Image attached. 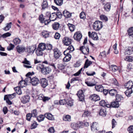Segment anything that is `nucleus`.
<instances>
[{"instance_id": "nucleus-2", "label": "nucleus", "mask_w": 133, "mask_h": 133, "mask_svg": "<svg viewBox=\"0 0 133 133\" xmlns=\"http://www.w3.org/2000/svg\"><path fill=\"white\" fill-rule=\"evenodd\" d=\"M37 69L41 70L42 73L44 75H48L50 73L51 69L49 66H45L43 64H38L37 66Z\"/></svg>"}, {"instance_id": "nucleus-39", "label": "nucleus", "mask_w": 133, "mask_h": 133, "mask_svg": "<svg viewBox=\"0 0 133 133\" xmlns=\"http://www.w3.org/2000/svg\"><path fill=\"white\" fill-rule=\"evenodd\" d=\"M56 13H53L52 14L51 17L50 18V20L51 21H55L57 18Z\"/></svg>"}, {"instance_id": "nucleus-47", "label": "nucleus", "mask_w": 133, "mask_h": 133, "mask_svg": "<svg viewBox=\"0 0 133 133\" xmlns=\"http://www.w3.org/2000/svg\"><path fill=\"white\" fill-rule=\"evenodd\" d=\"M39 19L41 23H44V22L45 18L43 15L41 14L39 16Z\"/></svg>"}, {"instance_id": "nucleus-53", "label": "nucleus", "mask_w": 133, "mask_h": 133, "mask_svg": "<svg viewBox=\"0 0 133 133\" xmlns=\"http://www.w3.org/2000/svg\"><path fill=\"white\" fill-rule=\"evenodd\" d=\"M14 45L11 43L10 44L9 46L7 47V50L9 51H10L13 49L14 47Z\"/></svg>"}, {"instance_id": "nucleus-28", "label": "nucleus", "mask_w": 133, "mask_h": 133, "mask_svg": "<svg viewBox=\"0 0 133 133\" xmlns=\"http://www.w3.org/2000/svg\"><path fill=\"white\" fill-rule=\"evenodd\" d=\"M123 100V98L121 95L117 94L116 96V101L119 102H121Z\"/></svg>"}, {"instance_id": "nucleus-9", "label": "nucleus", "mask_w": 133, "mask_h": 133, "mask_svg": "<svg viewBox=\"0 0 133 133\" xmlns=\"http://www.w3.org/2000/svg\"><path fill=\"white\" fill-rule=\"evenodd\" d=\"M30 99V97L29 95H25L22 97L21 102L24 104H25L29 102Z\"/></svg>"}, {"instance_id": "nucleus-54", "label": "nucleus", "mask_w": 133, "mask_h": 133, "mask_svg": "<svg viewBox=\"0 0 133 133\" xmlns=\"http://www.w3.org/2000/svg\"><path fill=\"white\" fill-rule=\"evenodd\" d=\"M83 123L82 122H78L76 124H75V126L77 128H81L82 127Z\"/></svg>"}, {"instance_id": "nucleus-18", "label": "nucleus", "mask_w": 133, "mask_h": 133, "mask_svg": "<svg viewBox=\"0 0 133 133\" xmlns=\"http://www.w3.org/2000/svg\"><path fill=\"white\" fill-rule=\"evenodd\" d=\"M46 46L45 43H41L39 44L38 48L43 51L46 49Z\"/></svg>"}, {"instance_id": "nucleus-45", "label": "nucleus", "mask_w": 133, "mask_h": 133, "mask_svg": "<svg viewBox=\"0 0 133 133\" xmlns=\"http://www.w3.org/2000/svg\"><path fill=\"white\" fill-rule=\"evenodd\" d=\"M125 60L128 62H132L133 61V57L130 56H127Z\"/></svg>"}, {"instance_id": "nucleus-14", "label": "nucleus", "mask_w": 133, "mask_h": 133, "mask_svg": "<svg viewBox=\"0 0 133 133\" xmlns=\"http://www.w3.org/2000/svg\"><path fill=\"white\" fill-rule=\"evenodd\" d=\"M90 98L91 100L95 101H96L100 99V98L99 96L95 94L91 95L90 97Z\"/></svg>"}, {"instance_id": "nucleus-64", "label": "nucleus", "mask_w": 133, "mask_h": 133, "mask_svg": "<svg viewBox=\"0 0 133 133\" xmlns=\"http://www.w3.org/2000/svg\"><path fill=\"white\" fill-rule=\"evenodd\" d=\"M59 103L60 105H64L65 104L66 102L65 99H62L60 100Z\"/></svg>"}, {"instance_id": "nucleus-56", "label": "nucleus", "mask_w": 133, "mask_h": 133, "mask_svg": "<svg viewBox=\"0 0 133 133\" xmlns=\"http://www.w3.org/2000/svg\"><path fill=\"white\" fill-rule=\"evenodd\" d=\"M80 17L81 18L84 19L85 18V13L82 11L80 14Z\"/></svg>"}, {"instance_id": "nucleus-55", "label": "nucleus", "mask_w": 133, "mask_h": 133, "mask_svg": "<svg viewBox=\"0 0 133 133\" xmlns=\"http://www.w3.org/2000/svg\"><path fill=\"white\" fill-rule=\"evenodd\" d=\"M67 50H69V52L70 53L71 52H72L74 50V48L73 46L72 45L69 46L67 48Z\"/></svg>"}, {"instance_id": "nucleus-40", "label": "nucleus", "mask_w": 133, "mask_h": 133, "mask_svg": "<svg viewBox=\"0 0 133 133\" xmlns=\"http://www.w3.org/2000/svg\"><path fill=\"white\" fill-rule=\"evenodd\" d=\"M21 40L18 38H16L13 40V42L14 44L16 45L21 43Z\"/></svg>"}, {"instance_id": "nucleus-31", "label": "nucleus", "mask_w": 133, "mask_h": 133, "mask_svg": "<svg viewBox=\"0 0 133 133\" xmlns=\"http://www.w3.org/2000/svg\"><path fill=\"white\" fill-rule=\"evenodd\" d=\"M45 118V115H39L38 117H37V119L38 121L39 122H40L44 119Z\"/></svg>"}, {"instance_id": "nucleus-13", "label": "nucleus", "mask_w": 133, "mask_h": 133, "mask_svg": "<svg viewBox=\"0 0 133 133\" xmlns=\"http://www.w3.org/2000/svg\"><path fill=\"white\" fill-rule=\"evenodd\" d=\"M88 35L89 37H91L94 40H98V38L97 34L95 32H93L92 33L91 32H88Z\"/></svg>"}, {"instance_id": "nucleus-26", "label": "nucleus", "mask_w": 133, "mask_h": 133, "mask_svg": "<svg viewBox=\"0 0 133 133\" xmlns=\"http://www.w3.org/2000/svg\"><path fill=\"white\" fill-rule=\"evenodd\" d=\"M50 32H48L47 31H43L42 32V35L43 37L46 38L49 37L50 35Z\"/></svg>"}, {"instance_id": "nucleus-52", "label": "nucleus", "mask_w": 133, "mask_h": 133, "mask_svg": "<svg viewBox=\"0 0 133 133\" xmlns=\"http://www.w3.org/2000/svg\"><path fill=\"white\" fill-rule=\"evenodd\" d=\"M38 125L37 122L34 121V122L31 124V129H32L35 128Z\"/></svg>"}, {"instance_id": "nucleus-57", "label": "nucleus", "mask_w": 133, "mask_h": 133, "mask_svg": "<svg viewBox=\"0 0 133 133\" xmlns=\"http://www.w3.org/2000/svg\"><path fill=\"white\" fill-rule=\"evenodd\" d=\"M57 67L58 69L62 70L64 68L65 66L63 64H58Z\"/></svg>"}, {"instance_id": "nucleus-44", "label": "nucleus", "mask_w": 133, "mask_h": 133, "mask_svg": "<svg viewBox=\"0 0 133 133\" xmlns=\"http://www.w3.org/2000/svg\"><path fill=\"white\" fill-rule=\"evenodd\" d=\"M43 51L37 49L36 52V54L37 56H42L43 54Z\"/></svg>"}, {"instance_id": "nucleus-42", "label": "nucleus", "mask_w": 133, "mask_h": 133, "mask_svg": "<svg viewBox=\"0 0 133 133\" xmlns=\"http://www.w3.org/2000/svg\"><path fill=\"white\" fill-rule=\"evenodd\" d=\"M14 89L16 91V92L19 95L22 94V92L21 90L19 87H17L15 88Z\"/></svg>"}, {"instance_id": "nucleus-8", "label": "nucleus", "mask_w": 133, "mask_h": 133, "mask_svg": "<svg viewBox=\"0 0 133 133\" xmlns=\"http://www.w3.org/2000/svg\"><path fill=\"white\" fill-rule=\"evenodd\" d=\"M79 49L84 55H87L89 53V49L88 46H82L80 47Z\"/></svg>"}, {"instance_id": "nucleus-32", "label": "nucleus", "mask_w": 133, "mask_h": 133, "mask_svg": "<svg viewBox=\"0 0 133 133\" xmlns=\"http://www.w3.org/2000/svg\"><path fill=\"white\" fill-rule=\"evenodd\" d=\"M26 81L25 79V80H22L20 81L18 83L19 87H21L23 88L24 87H25Z\"/></svg>"}, {"instance_id": "nucleus-63", "label": "nucleus", "mask_w": 133, "mask_h": 133, "mask_svg": "<svg viewBox=\"0 0 133 133\" xmlns=\"http://www.w3.org/2000/svg\"><path fill=\"white\" fill-rule=\"evenodd\" d=\"M80 62L78 61H77L74 65V66L75 68L78 67L81 65Z\"/></svg>"}, {"instance_id": "nucleus-12", "label": "nucleus", "mask_w": 133, "mask_h": 133, "mask_svg": "<svg viewBox=\"0 0 133 133\" xmlns=\"http://www.w3.org/2000/svg\"><path fill=\"white\" fill-rule=\"evenodd\" d=\"M39 83L42 87L43 88H45L48 85L47 80L45 78L41 79Z\"/></svg>"}, {"instance_id": "nucleus-27", "label": "nucleus", "mask_w": 133, "mask_h": 133, "mask_svg": "<svg viewBox=\"0 0 133 133\" xmlns=\"http://www.w3.org/2000/svg\"><path fill=\"white\" fill-rule=\"evenodd\" d=\"M12 25L11 22L6 24V26L3 28V30L6 31L9 30L11 28Z\"/></svg>"}, {"instance_id": "nucleus-49", "label": "nucleus", "mask_w": 133, "mask_h": 133, "mask_svg": "<svg viewBox=\"0 0 133 133\" xmlns=\"http://www.w3.org/2000/svg\"><path fill=\"white\" fill-rule=\"evenodd\" d=\"M85 83L89 87H92L95 86L96 84L92 83L90 81H87L85 82Z\"/></svg>"}, {"instance_id": "nucleus-17", "label": "nucleus", "mask_w": 133, "mask_h": 133, "mask_svg": "<svg viewBox=\"0 0 133 133\" xmlns=\"http://www.w3.org/2000/svg\"><path fill=\"white\" fill-rule=\"evenodd\" d=\"M133 53V47H128L125 48V54L130 55Z\"/></svg>"}, {"instance_id": "nucleus-20", "label": "nucleus", "mask_w": 133, "mask_h": 133, "mask_svg": "<svg viewBox=\"0 0 133 133\" xmlns=\"http://www.w3.org/2000/svg\"><path fill=\"white\" fill-rule=\"evenodd\" d=\"M99 114L103 116H105L107 114L106 109L104 108L100 109L99 112Z\"/></svg>"}, {"instance_id": "nucleus-23", "label": "nucleus", "mask_w": 133, "mask_h": 133, "mask_svg": "<svg viewBox=\"0 0 133 133\" xmlns=\"http://www.w3.org/2000/svg\"><path fill=\"white\" fill-rule=\"evenodd\" d=\"M63 15L65 18H69L71 16V14L66 10L63 12Z\"/></svg>"}, {"instance_id": "nucleus-1", "label": "nucleus", "mask_w": 133, "mask_h": 133, "mask_svg": "<svg viewBox=\"0 0 133 133\" xmlns=\"http://www.w3.org/2000/svg\"><path fill=\"white\" fill-rule=\"evenodd\" d=\"M34 74L33 72L32 73L30 72L28 73L26 75V78L25 80L26 82H30L33 85L36 86L39 83L40 81L37 77H32V75Z\"/></svg>"}, {"instance_id": "nucleus-10", "label": "nucleus", "mask_w": 133, "mask_h": 133, "mask_svg": "<svg viewBox=\"0 0 133 133\" xmlns=\"http://www.w3.org/2000/svg\"><path fill=\"white\" fill-rule=\"evenodd\" d=\"M82 37L81 33L79 31L77 32L75 34L74 38V39L77 41H79Z\"/></svg>"}, {"instance_id": "nucleus-21", "label": "nucleus", "mask_w": 133, "mask_h": 133, "mask_svg": "<svg viewBox=\"0 0 133 133\" xmlns=\"http://www.w3.org/2000/svg\"><path fill=\"white\" fill-rule=\"evenodd\" d=\"M110 107H112L116 108H118L119 106L118 102L117 101L111 102V104H110Z\"/></svg>"}, {"instance_id": "nucleus-5", "label": "nucleus", "mask_w": 133, "mask_h": 133, "mask_svg": "<svg viewBox=\"0 0 133 133\" xmlns=\"http://www.w3.org/2000/svg\"><path fill=\"white\" fill-rule=\"evenodd\" d=\"M71 41L70 38L68 37H65L63 38L62 42L64 45L68 46L71 44Z\"/></svg>"}, {"instance_id": "nucleus-33", "label": "nucleus", "mask_w": 133, "mask_h": 133, "mask_svg": "<svg viewBox=\"0 0 133 133\" xmlns=\"http://www.w3.org/2000/svg\"><path fill=\"white\" fill-rule=\"evenodd\" d=\"M92 62L91 61H89L88 59L86 60L85 62L84 66V69L85 68H87L90 64H92Z\"/></svg>"}, {"instance_id": "nucleus-38", "label": "nucleus", "mask_w": 133, "mask_h": 133, "mask_svg": "<svg viewBox=\"0 0 133 133\" xmlns=\"http://www.w3.org/2000/svg\"><path fill=\"white\" fill-rule=\"evenodd\" d=\"M105 10L107 11H109L110 8V3H107L104 5V7Z\"/></svg>"}, {"instance_id": "nucleus-62", "label": "nucleus", "mask_w": 133, "mask_h": 133, "mask_svg": "<svg viewBox=\"0 0 133 133\" xmlns=\"http://www.w3.org/2000/svg\"><path fill=\"white\" fill-rule=\"evenodd\" d=\"M46 49L49 50L52 49V45L49 44H48L46 45Z\"/></svg>"}, {"instance_id": "nucleus-43", "label": "nucleus", "mask_w": 133, "mask_h": 133, "mask_svg": "<svg viewBox=\"0 0 133 133\" xmlns=\"http://www.w3.org/2000/svg\"><path fill=\"white\" fill-rule=\"evenodd\" d=\"M68 25L70 31L72 32L74 30L75 27L74 25L70 23L68 24Z\"/></svg>"}, {"instance_id": "nucleus-19", "label": "nucleus", "mask_w": 133, "mask_h": 133, "mask_svg": "<svg viewBox=\"0 0 133 133\" xmlns=\"http://www.w3.org/2000/svg\"><path fill=\"white\" fill-rule=\"evenodd\" d=\"M45 117L48 119L54 120L55 119L53 116L50 113H47L44 114Z\"/></svg>"}, {"instance_id": "nucleus-61", "label": "nucleus", "mask_w": 133, "mask_h": 133, "mask_svg": "<svg viewBox=\"0 0 133 133\" xmlns=\"http://www.w3.org/2000/svg\"><path fill=\"white\" fill-rule=\"evenodd\" d=\"M48 131L50 133H54L55 132L54 128V127H50L48 130Z\"/></svg>"}, {"instance_id": "nucleus-41", "label": "nucleus", "mask_w": 133, "mask_h": 133, "mask_svg": "<svg viewBox=\"0 0 133 133\" xmlns=\"http://www.w3.org/2000/svg\"><path fill=\"white\" fill-rule=\"evenodd\" d=\"M37 111L36 109L33 110L31 112V114L33 117H36L37 115Z\"/></svg>"}, {"instance_id": "nucleus-51", "label": "nucleus", "mask_w": 133, "mask_h": 133, "mask_svg": "<svg viewBox=\"0 0 133 133\" xmlns=\"http://www.w3.org/2000/svg\"><path fill=\"white\" fill-rule=\"evenodd\" d=\"M56 14L57 18L58 17V18H61L62 17V13L59 12V11H57L56 13Z\"/></svg>"}, {"instance_id": "nucleus-22", "label": "nucleus", "mask_w": 133, "mask_h": 133, "mask_svg": "<svg viewBox=\"0 0 133 133\" xmlns=\"http://www.w3.org/2000/svg\"><path fill=\"white\" fill-rule=\"evenodd\" d=\"M127 31L128 32V35L129 36V37L130 38L133 37V27H132L129 28L128 30Z\"/></svg>"}, {"instance_id": "nucleus-34", "label": "nucleus", "mask_w": 133, "mask_h": 133, "mask_svg": "<svg viewBox=\"0 0 133 133\" xmlns=\"http://www.w3.org/2000/svg\"><path fill=\"white\" fill-rule=\"evenodd\" d=\"M42 9H44L48 7V3L46 0L44 1L42 5Z\"/></svg>"}, {"instance_id": "nucleus-50", "label": "nucleus", "mask_w": 133, "mask_h": 133, "mask_svg": "<svg viewBox=\"0 0 133 133\" xmlns=\"http://www.w3.org/2000/svg\"><path fill=\"white\" fill-rule=\"evenodd\" d=\"M100 19L102 20H104L105 21H107L108 18L107 17L104 15H101L100 17Z\"/></svg>"}, {"instance_id": "nucleus-35", "label": "nucleus", "mask_w": 133, "mask_h": 133, "mask_svg": "<svg viewBox=\"0 0 133 133\" xmlns=\"http://www.w3.org/2000/svg\"><path fill=\"white\" fill-rule=\"evenodd\" d=\"M63 120L65 121H71V116L69 115H66L63 116Z\"/></svg>"}, {"instance_id": "nucleus-7", "label": "nucleus", "mask_w": 133, "mask_h": 133, "mask_svg": "<svg viewBox=\"0 0 133 133\" xmlns=\"http://www.w3.org/2000/svg\"><path fill=\"white\" fill-rule=\"evenodd\" d=\"M36 49V46L35 44L28 46L27 48V52L30 54H32L33 53Z\"/></svg>"}, {"instance_id": "nucleus-4", "label": "nucleus", "mask_w": 133, "mask_h": 133, "mask_svg": "<svg viewBox=\"0 0 133 133\" xmlns=\"http://www.w3.org/2000/svg\"><path fill=\"white\" fill-rule=\"evenodd\" d=\"M93 26L94 29L98 31L102 27V22L99 21H96L94 23Z\"/></svg>"}, {"instance_id": "nucleus-60", "label": "nucleus", "mask_w": 133, "mask_h": 133, "mask_svg": "<svg viewBox=\"0 0 133 133\" xmlns=\"http://www.w3.org/2000/svg\"><path fill=\"white\" fill-rule=\"evenodd\" d=\"M112 70L114 71H115L118 70L117 66L115 65H112L111 66Z\"/></svg>"}, {"instance_id": "nucleus-59", "label": "nucleus", "mask_w": 133, "mask_h": 133, "mask_svg": "<svg viewBox=\"0 0 133 133\" xmlns=\"http://www.w3.org/2000/svg\"><path fill=\"white\" fill-rule=\"evenodd\" d=\"M31 117H32L31 113L28 114L26 115V119L29 121H30Z\"/></svg>"}, {"instance_id": "nucleus-11", "label": "nucleus", "mask_w": 133, "mask_h": 133, "mask_svg": "<svg viewBox=\"0 0 133 133\" xmlns=\"http://www.w3.org/2000/svg\"><path fill=\"white\" fill-rule=\"evenodd\" d=\"M53 51L54 58L56 59H58L61 55V52L57 48L54 49Z\"/></svg>"}, {"instance_id": "nucleus-24", "label": "nucleus", "mask_w": 133, "mask_h": 133, "mask_svg": "<svg viewBox=\"0 0 133 133\" xmlns=\"http://www.w3.org/2000/svg\"><path fill=\"white\" fill-rule=\"evenodd\" d=\"M16 95V93H14L11 94L5 95L4 97V99H5V98H7L10 99H11L15 96Z\"/></svg>"}, {"instance_id": "nucleus-30", "label": "nucleus", "mask_w": 133, "mask_h": 133, "mask_svg": "<svg viewBox=\"0 0 133 133\" xmlns=\"http://www.w3.org/2000/svg\"><path fill=\"white\" fill-rule=\"evenodd\" d=\"M97 123L96 122H93V124L91 126V130L94 131L95 130H97Z\"/></svg>"}, {"instance_id": "nucleus-6", "label": "nucleus", "mask_w": 133, "mask_h": 133, "mask_svg": "<svg viewBox=\"0 0 133 133\" xmlns=\"http://www.w3.org/2000/svg\"><path fill=\"white\" fill-rule=\"evenodd\" d=\"M77 95L79 98V100L80 101H84L85 96L82 90H79L78 91Z\"/></svg>"}, {"instance_id": "nucleus-46", "label": "nucleus", "mask_w": 133, "mask_h": 133, "mask_svg": "<svg viewBox=\"0 0 133 133\" xmlns=\"http://www.w3.org/2000/svg\"><path fill=\"white\" fill-rule=\"evenodd\" d=\"M90 112L88 111H85L82 115V116L84 117H88L90 116Z\"/></svg>"}, {"instance_id": "nucleus-15", "label": "nucleus", "mask_w": 133, "mask_h": 133, "mask_svg": "<svg viewBox=\"0 0 133 133\" xmlns=\"http://www.w3.org/2000/svg\"><path fill=\"white\" fill-rule=\"evenodd\" d=\"M99 104L101 106L103 107L105 106L108 108H110V104L107 101L105 100H102L99 102Z\"/></svg>"}, {"instance_id": "nucleus-37", "label": "nucleus", "mask_w": 133, "mask_h": 133, "mask_svg": "<svg viewBox=\"0 0 133 133\" xmlns=\"http://www.w3.org/2000/svg\"><path fill=\"white\" fill-rule=\"evenodd\" d=\"M54 3L57 5L60 6L63 4V0H54Z\"/></svg>"}, {"instance_id": "nucleus-58", "label": "nucleus", "mask_w": 133, "mask_h": 133, "mask_svg": "<svg viewBox=\"0 0 133 133\" xmlns=\"http://www.w3.org/2000/svg\"><path fill=\"white\" fill-rule=\"evenodd\" d=\"M129 133H133V125H131L128 128Z\"/></svg>"}, {"instance_id": "nucleus-48", "label": "nucleus", "mask_w": 133, "mask_h": 133, "mask_svg": "<svg viewBox=\"0 0 133 133\" xmlns=\"http://www.w3.org/2000/svg\"><path fill=\"white\" fill-rule=\"evenodd\" d=\"M11 35V33L9 32H7L1 35V37L4 38H5L7 37L10 36Z\"/></svg>"}, {"instance_id": "nucleus-36", "label": "nucleus", "mask_w": 133, "mask_h": 133, "mask_svg": "<svg viewBox=\"0 0 133 133\" xmlns=\"http://www.w3.org/2000/svg\"><path fill=\"white\" fill-rule=\"evenodd\" d=\"M109 93L111 96H114L116 94H117V92L116 90L111 89L109 91Z\"/></svg>"}, {"instance_id": "nucleus-29", "label": "nucleus", "mask_w": 133, "mask_h": 133, "mask_svg": "<svg viewBox=\"0 0 133 133\" xmlns=\"http://www.w3.org/2000/svg\"><path fill=\"white\" fill-rule=\"evenodd\" d=\"M52 27L54 29L57 30L59 29L60 26L58 22H55L52 25Z\"/></svg>"}, {"instance_id": "nucleus-3", "label": "nucleus", "mask_w": 133, "mask_h": 133, "mask_svg": "<svg viewBox=\"0 0 133 133\" xmlns=\"http://www.w3.org/2000/svg\"><path fill=\"white\" fill-rule=\"evenodd\" d=\"M124 86L128 89L125 92V93L127 97H129L132 92V88L133 87V83L132 81H129L125 84Z\"/></svg>"}, {"instance_id": "nucleus-16", "label": "nucleus", "mask_w": 133, "mask_h": 133, "mask_svg": "<svg viewBox=\"0 0 133 133\" xmlns=\"http://www.w3.org/2000/svg\"><path fill=\"white\" fill-rule=\"evenodd\" d=\"M17 52L19 54L24 52L25 48L24 46L18 45L16 48Z\"/></svg>"}, {"instance_id": "nucleus-25", "label": "nucleus", "mask_w": 133, "mask_h": 133, "mask_svg": "<svg viewBox=\"0 0 133 133\" xmlns=\"http://www.w3.org/2000/svg\"><path fill=\"white\" fill-rule=\"evenodd\" d=\"M95 88L98 91L102 92L103 90L104 87L102 85H98L95 86Z\"/></svg>"}]
</instances>
